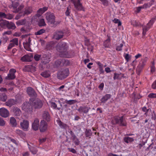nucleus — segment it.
Here are the masks:
<instances>
[{"instance_id":"f257e3e1","label":"nucleus","mask_w":156,"mask_h":156,"mask_svg":"<svg viewBox=\"0 0 156 156\" xmlns=\"http://www.w3.org/2000/svg\"><path fill=\"white\" fill-rule=\"evenodd\" d=\"M69 49L67 44L62 42L60 44L59 47V56L67 58H71L72 55L68 51Z\"/></svg>"},{"instance_id":"f03ea898","label":"nucleus","mask_w":156,"mask_h":156,"mask_svg":"<svg viewBox=\"0 0 156 156\" xmlns=\"http://www.w3.org/2000/svg\"><path fill=\"white\" fill-rule=\"evenodd\" d=\"M111 123L112 125H118L120 126H126L127 122L124 116H115L112 118Z\"/></svg>"},{"instance_id":"7ed1b4c3","label":"nucleus","mask_w":156,"mask_h":156,"mask_svg":"<svg viewBox=\"0 0 156 156\" xmlns=\"http://www.w3.org/2000/svg\"><path fill=\"white\" fill-rule=\"evenodd\" d=\"M24 7L23 4L20 5L18 1H15L12 2V4L10 6V8L12 9L14 13H17L21 11Z\"/></svg>"},{"instance_id":"20e7f679","label":"nucleus","mask_w":156,"mask_h":156,"mask_svg":"<svg viewBox=\"0 0 156 156\" xmlns=\"http://www.w3.org/2000/svg\"><path fill=\"white\" fill-rule=\"evenodd\" d=\"M156 20V16L152 18L147 24L146 26H145L143 27L142 34L143 36L145 35L146 32L152 27Z\"/></svg>"},{"instance_id":"39448f33","label":"nucleus","mask_w":156,"mask_h":156,"mask_svg":"<svg viewBox=\"0 0 156 156\" xmlns=\"http://www.w3.org/2000/svg\"><path fill=\"white\" fill-rule=\"evenodd\" d=\"M32 103L26 102L23 103L22 107V109L24 111L28 113H31L32 112L33 108Z\"/></svg>"},{"instance_id":"423d86ee","label":"nucleus","mask_w":156,"mask_h":156,"mask_svg":"<svg viewBox=\"0 0 156 156\" xmlns=\"http://www.w3.org/2000/svg\"><path fill=\"white\" fill-rule=\"evenodd\" d=\"M29 102L32 103V106L35 108H40L42 106V102L40 100H34L32 98L30 99Z\"/></svg>"},{"instance_id":"0eeeda50","label":"nucleus","mask_w":156,"mask_h":156,"mask_svg":"<svg viewBox=\"0 0 156 156\" xmlns=\"http://www.w3.org/2000/svg\"><path fill=\"white\" fill-rule=\"evenodd\" d=\"M46 19L51 24H54L55 22V17L53 13L47 12L46 14Z\"/></svg>"},{"instance_id":"6e6552de","label":"nucleus","mask_w":156,"mask_h":156,"mask_svg":"<svg viewBox=\"0 0 156 156\" xmlns=\"http://www.w3.org/2000/svg\"><path fill=\"white\" fill-rule=\"evenodd\" d=\"M32 11V7H27L25 9V11L23 13H20L16 17V19L17 20L19 18L18 17L19 16V18L21 16H23L25 15H28L30 14Z\"/></svg>"},{"instance_id":"1a4fd4ad","label":"nucleus","mask_w":156,"mask_h":156,"mask_svg":"<svg viewBox=\"0 0 156 156\" xmlns=\"http://www.w3.org/2000/svg\"><path fill=\"white\" fill-rule=\"evenodd\" d=\"M69 74L68 69H63L59 72V79H63L67 76Z\"/></svg>"},{"instance_id":"9d476101","label":"nucleus","mask_w":156,"mask_h":156,"mask_svg":"<svg viewBox=\"0 0 156 156\" xmlns=\"http://www.w3.org/2000/svg\"><path fill=\"white\" fill-rule=\"evenodd\" d=\"M21 128L24 131H27L28 130L29 123V121L26 119L23 120L20 123Z\"/></svg>"},{"instance_id":"9b49d317","label":"nucleus","mask_w":156,"mask_h":156,"mask_svg":"<svg viewBox=\"0 0 156 156\" xmlns=\"http://www.w3.org/2000/svg\"><path fill=\"white\" fill-rule=\"evenodd\" d=\"M16 70L14 69H11L9 71V73L8 74L6 79L9 80H13L16 78L15 73L16 72Z\"/></svg>"},{"instance_id":"f8f14e48","label":"nucleus","mask_w":156,"mask_h":156,"mask_svg":"<svg viewBox=\"0 0 156 156\" xmlns=\"http://www.w3.org/2000/svg\"><path fill=\"white\" fill-rule=\"evenodd\" d=\"M47 128L48 125L47 122L44 120H42L40 125V131L41 132H44L47 130Z\"/></svg>"},{"instance_id":"ddd939ff","label":"nucleus","mask_w":156,"mask_h":156,"mask_svg":"<svg viewBox=\"0 0 156 156\" xmlns=\"http://www.w3.org/2000/svg\"><path fill=\"white\" fill-rule=\"evenodd\" d=\"M51 56L49 55H43L41 58V62L44 64L48 63L50 61Z\"/></svg>"},{"instance_id":"4468645a","label":"nucleus","mask_w":156,"mask_h":156,"mask_svg":"<svg viewBox=\"0 0 156 156\" xmlns=\"http://www.w3.org/2000/svg\"><path fill=\"white\" fill-rule=\"evenodd\" d=\"M33 57L32 55H25L21 58L20 60L23 62H30L31 61Z\"/></svg>"},{"instance_id":"2eb2a0df","label":"nucleus","mask_w":156,"mask_h":156,"mask_svg":"<svg viewBox=\"0 0 156 156\" xmlns=\"http://www.w3.org/2000/svg\"><path fill=\"white\" fill-rule=\"evenodd\" d=\"M31 40L30 37L28 38L27 39H26L25 41L23 42V45L24 48L28 51H31V48H30V43Z\"/></svg>"},{"instance_id":"dca6fc26","label":"nucleus","mask_w":156,"mask_h":156,"mask_svg":"<svg viewBox=\"0 0 156 156\" xmlns=\"http://www.w3.org/2000/svg\"><path fill=\"white\" fill-rule=\"evenodd\" d=\"M9 112L6 109L2 108H0V115L3 117L6 118L9 115Z\"/></svg>"},{"instance_id":"f3484780","label":"nucleus","mask_w":156,"mask_h":156,"mask_svg":"<svg viewBox=\"0 0 156 156\" xmlns=\"http://www.w3.org/2000/svg\"><path fill=\"white\" fill-rule=\"evenodd\" d=\"M90 108H88L87 106H80L77 110L80 113L83 112L84 113H87L88 112Z\"/></svg>"},{"instance_id":"a211bd4d","label":"nucleus","mask_w":156,"mask_h":156,"mask_svg":"<svg viewBox=\"0 0 156 156\" xmlns=\"http://www.w3.org/2000/svg\"><path fill=\"white\" fill-rule=\"evenodd\" d=\"M27 92L28 94L30 97H35L36 94L34 89L31 87H28L27 90Z\"/></svg>"},{"instance_id":"6ab92c4d","label":"nucleus","mask_w":156,"mask_h":156,"mask_svg":"<svg viewBox=\"0 0 156 156\" xmlns=\"http://www.w3.org/2000/svg\"><path fill=\"white\" fill-rule=\"evenodd\" d=\"M70 62L69 60L65 58H61L59 59V65L61 66H66L69 65Z\"/></svg>"},{"instance_id":"aec40b11","label":"nucleus","mask_w":156,"mask_h":156,"mask_svg":"<svg viewBox=\"0 0 156 156\" xmlns=\"http://www.w3.org/2000/svg\"><path fill=\"white\" fill-rule=\"evenodd\" d=\"M39 122V120L38 119H36L34 120L32 125V127L34 130H37L38 129Z\"/></svg>"},{"instance_id":"412c9836","label":"nucleus","mask_w":156,"mask_h":156,"mask_svg":"<svg viewBox=\"0 0 156 156\" xmlns=\"http://www.w3.org/2000/svg\"><path fill=\"white\" fill-rule=\"evenodd\" d=\"M80 0H77V2L74 3V5L76 9L78 10H81L83 9L81 4L80 3Z\"/></svg>"},{"instance_id":"4be33fe9","label":"nucleus","mask_w":156,"mask_h":156,"mask_svg":"<svg viewBox=\"0 0 156 156\" xmlns=\"http://www.w3.org/2000/svg\"><path fill=\"white\" fill-rule=\"evenodd\" d=\"M111 97L110 94H107L103 96L101 100V103H105Z\"/></svg>"},{"instance_id":"5701e85b","label":"nucleus","mask_w":156,"mask_h":156,"mask_svg":"<svg viewBox=\"0 0 156 156\" xmlns=\"http://www.w3.org/2000/svg\"><path fill=\"white\" fill-rule=\"evenodd\" d=\"M27 145L29 149L33 154H35L37 153V150L34 146L30 145L28 143H27Z\"/></svg>"},{"instance_id":"b1692460","label":"nucleus","mask_w":156,"mask_h":156,"mask_svg":"<svg viewBox=\"0 0 156 156\" xmlns=\"http://www.w3.org/2000/svg\"><path fill=\"white\" fill-rule=\"evenodd\" d=\"M42 116L43 119L46 120L47 122L49 121L50 120V116L47 112H44Z\"/></svg>"},{"instance_id":"393cba45","label":"nucleus","mask_w":156,"mask_h":156,"mask_svg":"<svg viewBox=\"0 0 156 156\" xmlns=\"http://www.w3.org/2000/svg\"><path fill=\"white\" fill-rule=\"evenodd\" d=\"M14 114L16 116H20L21 114L20 109L17 107H15L13 109Z\"/></svg>"},{"instance_id":"a878e982","label":"nucleus","mask_w":156,"mask_h":156,"mask_svg":"<svg viewBox=\"0 0 156 156\" xmlns=\"http://www.w3.org/2000/svg\"><path fill=\"white\" fill-rule=\"evenodd\" d=\"M7 24L6 27L8 29H14L16 27L15 24L13 23L9 22L7 21Z\"/></svg>"},{"instance_id":"bb28decb","label":"nucleus","mask_w":156,"mask_h":156,"mask_svg":"<svg viewBox=\"0 0 156 156\" xmlns=\"http://www.w3.org/2000/svg\"><path fill=\"white\" fill-rule=\"evenodd\" d=\"M16 103L14 99H10L8 100L5 103L6 105L9 107H11L12 105H14Z\"/></svg>"},{"instance_id":"cd10ccee","label":"nucleus","mask_w":156,"mask_h":156,"mask_svg":"<svg viewBox=\"0 0 156 156\" xmlns=\"http://www.w3.org/2000/svg\"><path fill=\"white\" fill-rule=\"evenodd\" d=\"M7 21L1 19L0 20V26L2 28H5L6 27Z\"/></svg>"},{"instance_id":"c85d7f7f","label":"nucleus","mask_w":156,"mask_h":156,"mask_svg":"<svg viewBox=\"0 0 156 156\" xmlns=\"http://www.w3.org/2000/svg\"><path fill=\"white\" fill-rule=\"evenodd\" d=\"M10 123L11 125L13 127H15L17 126V124L16 120L13 117L10 118Z\"/></svg>"},{"instance_id":"c756f323","label":"nucleus","mask_w":156,"mask_h":156,"mask_svg":"<svg viewBox=\"0 0 156 156\" xmlns=\"http://www.w3.org/2000/svg\"><path fill=\"white\" fill-rule=\"evenodd\" d=\"M38 25L39 27H41L44 26L46 25L44 20L43 18L39 20L38 21Z\"/></svg>"},{"instance_id":"7c9ffc66","label":"nucleus","mask_w":156,"mask_h":156,"mask_svg":"<svg viewBox=\"0 0 156 156\" xmlns=\"http://www.w3.org/2000/svg\"><path fill=\"white\" fill-rule=\"evenodd\" d=\"M86 137L90 138L92 136V133L90 129H86L85 133Z\"/></svg>"},{"instance_id":"2f4dec72","label":"nucleus","mask_w":156,"mask_h":156,"mask_svg":"<svg viewBox=\"0 0 156 156\" xmlns=\"http://www.w3.org/2000/svg\"><path fill=\"white\" fill-rule=\"evenodd\" d=\"M41 75L44 77L47 78L50 76V74L49 71H45L42 72L41 74Z\"/></svg>"},{"instance_id":"473e14b6","label":"nucleus","mask_w":156,"mask_h":156,"mask_svg":"<svg viewBox=\"0 0 156 156\" xmlns=\"http://www.w3.org/2000/svg\"><path fill=\"white\" fill-rule=\"evenodd\" d=\"M123 140L125 142L128 143L133 142L134 141V139L133 138L128 136L125 137L124 138Z\"/></svg>"},{"instance_id":"72a5a7b5","label":"nucleus","mask_w":156,"mask_h":156,"mask_svg":"<svg viewBox=\"0 0 156 156\" xmlns=\"http://www.w3.org/2000/svg\"><path fill=\"white\" fill-rule=\"evenodd\" d=\"M7 99V96L5 94L2 93L0 94V100L2 101H5Z\"/></svg>"},{"instance_id":"f704fd0d","label":"nucleus","mask_w":156,"mask_h":156,"mask_svg":"<svg viewBox=\"0 0 156 156\" xmlns=\"http://www.w3.org/2000/svg\"><path fill=\"white\" fill-rule=\"evenodd\" d=\"M147 60V58H146L145 59H142L138 65L143 68L146 64Z\"/></svg>"},{"instance_id":"c9c22d12","label":"nucleus","mask_w":156,"mask_h":156,"mask_svg":"<svg viewBox=\"0 0 156 156\" xmlns=\"http://www.w3.org/2000/svg\"><path fill=\"white\" fill-rule=\"evenodd\" d=\"M45 31L46 30L45 29H42L39 30H38L37 32H35V35H41L44 33Z\"/></svg>"},{"instance_id":"e433bc0d","label":"nucleus","mask_w":156,"mask_h":156,"mask_svg":"<svg viewBox=\"0 0 156 156\" xmlns=\"http://www.w3.org/2000/svg\"><path fill=\"white\" fill-rule=\"evenodd\" d=\"M48 8L44 7L42 8L39 9L37 11L40 14H42L48 10Z\"/></svg>"},{"instance_id":"4c0bfd02","label":"nucleus","mask_w":156,"mask_h":156,"mask_svg":"<svg viewBox=\"0 0 156 156\" xmlns=\"http://www.w3.org/2000/svg\"><path fill=\"white\" fill-rule=\"evenodd\" d=\"M66 103L69 105H73L77 102L76 100H66Z\"/></svg>"},{"instance_id":"58836bf2","label":"nucleus","mask_w":156,"mask_h":156,"mask_svg":"<svg viewBox=\"0 0 156 156\" xmlns=\"http://www.w3.org/2000/svg\"><path fill=\"white\" fill-rule=\"evenodd\" d=\"M110 41V38H108L104 42L103 45L105 48H108L109 47Z\"/></svg>"},{"instance_id":"ea45409f","label":"nucleus","mask_w":156,"mask_h":156,"mask_svg":"<svg viewBox=\"0 0 156 156\" xmlns=\"http://www.w3.org/2000/svg\"><path fill=\"white\" fill-rule=\"evenodd\" d=\"M41 57L42 56L41 55L36 54L34 56V58L36 61H38L40 60H41Z\"/></svg>"},{"instance_id":"a19ab883","label":"nucleus","mask_w":156,"mask_h":156,"mask_svg":"<svg viewBox=\"0 0 156 156\" xmlns=\"http://www.w3.org/2000/svg\"><path fill=\"white\" fill-rule=\"evenodd\" d=\"M71 139L75 145H78L79 144L80 141L76 136Z\"/></svg>"},{"instance_id":"79ce46f5","label":"nucleus","mask_w":156,"mask_h":156,"mask_svg":"<svg viewBox=\"0 0 156 156\" xmlns=\"http://www.w3.org/2000/svg\"><path fill=\"white\" fill-rule=\"evenodd\" d=\"M59 126L61 128L63 129H66L67 127L66 124L62 122L60 120H59Z\"/></svg>"},{"instance_id":"37998d69","label":"nucleus","mask_w":156,"mask_h":156,"mask_svg":"<svg viewBox=\"0 0 156 156\" xmlns=\"http://www.w3.org/2000/svg\"><path fill=\"white\" fill-rule=\"evenodd\" d=\"M143 67L138 65L136 69V72L137 74L139 75L141 73Z\"/></svg>"},{"instance_id":"c03bdc74","label":"nucleus","mask_w":156,"mask_h":156,"mask_svg":"<svg viewBox=\"0 0 156 156\" xmlns=\"http://www.w3.org/2000/svg\"><path fill=\"white\" fill-rule=\"evenodd\" d=\"M13 17V16L11 14H6V16L5 17V19H7L8 20H11Z\"/></svg>"},{"instance_id":"a18cd8bd","label":"nucleus","mask_w":156,"mask_h":156,"mask_svg":"<svg viewBox=\"0 0 156 156\" xmlns=\"http://www.w3.org/2000/svg\"><path fill=\"white\" fill-rule=\"evenodd\" d=\"M10 42L13 44L15 45H18V39L16 38H14Z\"/></svg>"},{"instance_id":"49530a36","label":"nucleus","mask_w":156,"mask_h":156,"mask_svg":"<svg viewBox=\"0 0 156 156\" xmlns=\"http://www.w3.org/2000/svg\"><path fill=\"white\" fill-rule=\"evenodd\" d=\"M25 23V20H20L16 22V24L18 25H23Z\"/></svg>"},{"instance_id":"de8ad7c7","label":"nucleus","mask_w":156,"mask_h":156,"mask_svg":"<svg viewBox=\"0 0 156 156\" xmlns=\"http://www.w3.org/2000/svg\"><path fill=\"white\" fill-rule=\"evenodd\" d=\"M65 32V30L59 31V39L63 37L64 36Z\"/></svg>"},{"instance_id":"09e8293b","label":"nucleus","mask_w":156,"mask_h":156,"mask_svg":"<svg viewBox=\"0 0 156 156\" xmlns=\"http://www.w3.org/2000/svg\"><path fill=\"white\" fill-rule=\"evenodd\" d=\"M113 21L115 23H118V26H119L121 25V22L119 20L115 18L113 20Z\"/></svg>"},{"instance_id":"8fccbe9b","label":"nucleus","mask_w":156,"mask_h":156,"mask_svg":"<svg viewBox=\"0 0 156 156\" xmlns=\"http://www.w3.org/2000/svg\"><path fill=\"white\" fill-rule=\"evenodd\" d=\"M5 122L3 119L0 117V126H3L5 125Z\"/></svg>"},{"instance_id":"3c124183","label":"nucleus","mask_w":156,"mask_h":156,"mask_svg":"<svg viewBox=\"0 0 156 156\" xmlns=\"http://www.w3.org/2000/svg\"><path fill=\"white\" fill-rule=\"evenodd\" d=\"M71 7L70 6H69L67 7L66 11L65 12L66 15V16H69L70 12V10H71Z\"/></svg>"},{"instance_id":"603ef678","label":"nucleus","mask_w":156,"mask_h":156,"mask_svg":"<svg viewBox=\"0 0 156 156\" xmlns=\"http://www.w3.org/2000/svg\"><path fill=\"white\" fill-rule=\"evenodd\" d=\"M102 4L105 6H107L108 5V2L107 0H100Z\"/></svg>"},{"instance_id":"864d4df0","label":"nucleus","mask_w":156,"mask_h":156,"mask_svg":"<svg viewBox=\"0 0 156 156\" xmlns=\"http://www.w3.org/2000/svg\"><path fill=\"white\" fill-rule=\"evenodd\" d=\"M155 71L154 63L153 62L152 65L151 66V72L153 73Z\"/></svg>"},{"instance_id":"5fc2aeb1","label":"nucleus","mask_w":156,"mask_h":156,"mask_svg":"<svg viewBox=\"0 0 156 156\" xmlns=\"http://www.w3.org/2000/svg\"><path fill=\"white\" fill-rule=\"evenodd\" d=\"M148 97L150 98H156V93H150L148 95Z\"/></svg>"},{"instance_id":"6e6d98bb","label":"nucleus","mask_w":156,"mask_h":156,"mask_svg":"<svg viewBox=\"0 0 156 156\" xmlns=\"http://www.w3.org/2000/svg\"><path fill=\"white\" fill-rule=\"evenodd\" d=\"M149 110V109H147V108L146 107H144L142 108V110L145 112V113L144 114L145 115H147V112Z\"/></svg>"},{"instance_id":"4d7b16f0","label":"nucleus","mask_w":156,"mask_h":156,"mask_svg":"<svg viewBox=\"0 0 156 156\" xmlns=\"http://www.w3.org/2000/svg\"><path fill=\"white\" fill-rule=\"evenodd\" d=\"M53 39L58 40V33L56 32L53 35Z\"/></svg>"},{"instance_id":"13d9d810","label":"nucleus","mask_w":156,"mask_h":156,"mask_svg":"<svg viewBox=\"0 0 156 156\" xmlns=\"http://www.w3.org/2000/svg\"><path fill=\"white\" fill-rule=\"evenodd\" d=\"M68 132L70 134V135L71 136V139L73 137H75L76 136L74 133L70 129H69L68 130Z\"/></svg>"},{"instance_id":"bf43d9fd","label":"nucleus","mask_w":156,"mask_h":156,"mask_svg":"<svg viewBox=\"0 0 156 156\" xmlns=\"http://www.w3.org/2000/svg\"><path fill=\"white\" fill-rule=\"evenodd\" d=\"M130 56H129L128 54H125L124 56V57L127 62L129 61V58H130Z\"/></svg>"},{"instance_id":"052dcab7","label":"nucleus","mask_w":156,"mask_h":156,"mask_svg":"<svg viewBox=\"0 0 156 156\" xmlns=\"http://www.w3.org/2000/svg\"><path fill=\"white\" fill-rule=\"evenodd\" d=\"M68 149L69 151L70 152H71L74 154H75L76 153V151L75 150V149L73 148H68Z\"/></svg>"},{"instance_id":"680f3d73","label":"nucleus","mask_w":156,"mask_h":156,"mask_svg":"<svg viewBox=\"0 0 156 156\" xmlns=\"http://www.w3.org/2000/svg\"><path fill=\"white\" fill-rule=\"evenodd\" d=\"M15 46V45L14 44H13L12 42H11V43H10L9 44V45L7 49L8 50H9Z\"/></svg>"},{"instance_id":"e2e57ef3","label":"nucleus","mask_w":156,"mask_h":156,"mask_svg":"<svg viewBox=\"0 0 156 156\" xmlns=\"http://www.w3.org/2000/svg\"><path fill=\"white\" fill-rule=\"evenodd\" d=\"M132 23L136 27H137L139 26L140 23H139L137 21H133L132 22Z\"/></svg>"},{"instance_id":"0e129e2a","label":"nucleus","mask_w":156,"mask_h":156,"mask_svg":"<svg viewBox=\"0 0 156 156\" xmlns=\"http://www.w3.org/2000/svg\"><path fill=\"white\" fill-rule=\"evenodd\" d=\"M51 108L55 109L57 106V105L54 102H51Z\"/></svg>"},{"instance_id":"69168bd1","label":"nucleus","mask_w":156,"mask_h":156,"mask_svg":"<svg viewBox=\"0 0 156 156\" xmlns=\"http://www.w3.org/2000/svg\"><path fill=\"white\" fill-rule=\"evenodd\" d=\"M119 76V74H117L116 73H114V76L113 77V79L114 80H115L117 79H118Z\"/></svg>"},{"instance_id":"338daca9","label":"nucleus","mask_w":156,"mask_h":156,"mask_svg":"<svg viewBox=\"0 0 156 156\" xmlns=\"http://www.w3.org/2000/svg\"><path fill=\"white\" fill-rule=\"evenodd\" d=\"M151 87L154 89H156V80L152 83Z\"/></svg>"},{"instance_id":"774afa93","label":"nucleus","mask_w":156,"mask_h":156,"mask_svg":"<svg viewBox=\"0 0 156 156\" xmlns=\"http://www.w3.org/2000/svg\"><path fill=\"white\" fill-rule=\"evenodd\" d=\"M46 138H44L39 140V142L40 144L44 142L46 140Z\"/></svg>"}]
</instances>
